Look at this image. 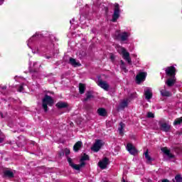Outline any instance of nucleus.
Returning a JSON list of instances; mask_svg holds the SVG:
<instances>
[{"label":"nucleus","mask_w":182,"mask_h":182,"mask_svg":"<svg viewBox=\"0 0 182 182\" xmlns=\"http://www.w3.org/2000/svg\"><path fill=\"white\" fill-rule=\"evenodd\" d=\"M92 97H93V95H92V92H90V91H88L86 93V98L85 99V102L89 100V99H92Z\"/></svg>","instance_id":"nucleus-28"},{"label":"nucleus","mask_w":182,"mask_h":182,"mask_svg":"<svg viewBox=\"0 0 182 182\" xmlns=\"http://www.w3.org/2000/svg\"><path fill=\"white\" fill-rule=\"evenodd\" d=\"M82 146H83L82 141H78L77 142H76L75 144V145L73 146L74 151H75V152L79 151V150H80V149H82Z\"/></svg>","instance_id":"nucleus-17"},{"label":"nucleus","mask_w":182,"mask_h":182,"mask_svg":"<svg viewBox=\"0 0 182 182\" xmlns=\"http://www.w3.org/2000/svg\"><path fill=\"white\" fill-rule=\"evenodd\" d=\"M144 96L145 99L150 102V99L153 97V92H151V88L146 87L144 89Z\"/></svg>","instance_id":"nucleus-11"},{"label":"nucleus","mask_w":182,"mask_h":182,"mask_svg":"<svg viewBox=\"0 0 182 182\" xmlns=\"http://www.w3.org/2000/svg\"><path fill=\"white\" fill-rule=\"evenodd\" d=\"M130 32L127 31H117L114 33V38L115 39H118L119 41H121V42H126V41H129V38H130Z\"/></svg>","instance_id":"nucleus-4"},{"label":"nucleus","mask_w":182,"mask_h":182,"mask_svg":"<svg viewBox=\"0 0 182 182\" xmlns=\"http://www.w3.org/2000/svg\"><path fill=\"white\" fill-rule=\"evenodd\" d=\"M85 90H86V85L82 83L79 84V92L80 95H83L85 93Z\"/></svg>","instance_id":"nucleus-20"},{"label":"nucleus","mask_w":182,"mask_h":182,"mask_svg":"<svg viewBox=\"0 0 182 182\" xmlns=\"http://www.w3.org/2000/svg\"><path fill=\"white\" fill-rule=\"evenodd\" d=\"M68 161L70 166V167H72L74 170H80V168H82V167L85 166V165L86 164L85 162H82L80 165L77 164H73V162L72 161V159L70 158H68Z\"/></svg>","instance_id":"nucleus-8"},{"label":"nucleus","mask_w":182,"mask_h":182,"mask_svg":"<svg viewBox=\"0 0 182 182\" xmlns=\"http://www.w3.org/2000/svg\"><path fill=\"white\" fill-rule=\"evenodd\" d=\"M119 134H121V136H123V129H124V124H123L122 122H121L119 124Z\"/></svg>","instance_id":"nucleus-27"},{"label":"nucleus","mask_w":182,"mask_h":182,"mask_svg":"<svg viewBox=\"0 0 182 182\" xmlns=\"http://www.w3.org/2000/svg\"><path fill=\"white\" fill-rule=\"evenodd\" d=\"M41 37V34L39 33H36L32 37L29 38L28 41L27 45L30 49H32L33 53H39V49H35V42L38 39V38Z\"/></svg>","instance_id":"nucleus-2"},{"label":"nucleus","mask_w":182,"mask_h":182,"mask_svg":"<svg viewBox=\"0 0 182 182\" xmlns=\"http://www.w3.org/2000/svg\"><path fill=\"white\" fill-rule=\"evenodd\" d=\"M145 154V159H146V161L148 163H150L151 161V157L150 155H149V150H146V151L144 153Z\"/></svg>","instance_id":"nucleus-26"},{"label":"nucleus","mask_w":182,"mask_h":182,"mask_svg":"<svg viewBox=\"0 0 182 182\" xmlns=\"http://www.w3.org/2000/svg\"><path fill=\"white\" fill-rule=\"evenodd\" d=\"M166 73L167 75V76H168L169 78L167 80V81L166 82V84L167 85V86H168L169 87L173 86V85H174V83H176V70L175 69H166Z\"/></svg>","instance_id":"nucleus-3"},{"label":"nucleus","mask_w":182,"mask_h":182,"mask_svg":"<svg viewBox=\"0 0 182 182\" xmlns=\"http://www.w3.org/2000/svg\"><path fill=\"white\" fill-rule=\"evenodd\" d=\"M147 117H149V118H153V117H154V114H153V112H148L147 113Z\"/></svg>","instance_id":"nucleus-34"},{"label":"nucleus","mask_w":182,"mask_h":182,"mask_svg":"<svg viewBox=\"0 0 182 182\" xmlns=\"http://www.w3.org/2000/svg\"><path fill=\"white\" fill-rule=\"evenodd\" d=\"M147 76L146 73H139L136 76V82L137 85H140L141 82H144L146 80V77Z\"/></svg>","instance_id":"nucleus-9"},{"label":"nucleus","mask_w":182,"mask_h":182,"mask_svg":"<svg viewBox=\"0 0 182 182\" xmlns=\"http://www.w3.org/2000/svg\"><path fill=\"white\" fill-rule=\"evenodd\" d=\"M72 22H75V19H72L70 23H72Z\"/></svg>","instance_id":"nucleus-40"},{"label":"nucleus","mask_w":182,"mask_h":182,"mask_svg":"<svg viewBox=\"0 0 182 182\" xmlns=\"http://www.w3.org/2000/svg\"><path fill=\"white\" fill-rule=\"evenodd\" d=\"M97 85L100 86V87H102V89H104V90H109V84L106 81H103L102 80H99L97 81Z\"/></svg>","instance_id":"nucleus-13"},{"label":"nucleus","mask_w":182,"mask_h":182,"mask_svg":"<svg viewBox=\"0 0 182 182\" xmlns=\"http://www.w3.org/2000/svg\"><path fill=\"white\" fill-rule=\"evenodd\" d=\"M160 129L162 132H169L171 129V126L167 123H161L160 124Z\"/></svg>","instance_id":"nucleus-15"},{"label":"nucleus","mask_w":182,"mask_h":182,"mask_svg":"<svg viewBox=\"0 0 182 182\" xmlns=\"http://www.w3.org/2000/svg\"><path fill=\"white\" fill-rule=\"evenodd\" d=\"M127 70H124V72H127Z\"/></svg>","instance_id":"nucleus-42"},{"label":"nucleus","mask_w":182,"mask_h":182,"mask_svg":"<svg viewBox=\"0 0 182 182\" xmlns=\"http://www.w3.org/2000/svg\"><path fill=\"white\" fill-rule=\"evenodd\" d=\"M30 68H33V69H41V68H42V65L38 62H36L33 63V66H31Z\"/></svg>","instance_id":"nucleus-24"},{"label":"nucleus","mask_w":182,"mask_h":182,"mask_svg":"<svg viewBox=\"0 0 182 182\" xmlns=\"http://www.w3.org/2000/svg\"><path fill=\"white\" fill-rule=\"evenodd\" d=\"M18 92H23V86L21 85L18 89Z\"/></svg>","instance_id":"nucleus-36"},{"label":"nucleus","mask_w":182,"mask_h":182,"mask_svg":"<svg viewBox=\"0 0 182 182\" xmlns=\"http://www.w3.org/2000/svg\"><path fill=\"white\" fill-rule=\"evenodd\" d=\"M129 105V100H124L123 101L121 102L119 106L121 109H124V107H127Z\"/></svg>","instance_id":"nucleus-22"},{"label":"nucleus","mask_w":182,"mask_h":182,"mask_svg":"<svg viewBox=\"0 0 182 182\" xmlns=\"http://www.w3.org/2000/svg\"><path fill=\"white\" fill-rule=\"evenodd\" d=\"M127 150L130 153V154H132V156L137 154V149H136V147H134L132 144H128L127 145Z\"/></svg>","instance_id":"nucleus-12"},{"label":"nucleus","mask_w":182,"mask_h":182,"mask_svg":"<svg viewBox=\"0 0 182 182\" xmlns=\"http://www.w3.org/2000/svg\"><path fill=\"white\" fill-rule=\"evenodd\" d=\"M65 156H69L70 154V149H65Z\"/></svg>","instance_id":"nucleus-32"},{"label":"nucleus","mask_w":182,"mask_h":182,"mask_svg":"<svg viewBox=\"0 0 182 182\" xmlns=\"http://www.w3.org/2000/svg\"><path fill=\"white\" fill-rule=\"evenodd\" d=\"M179 124H182V117L178 119H176L173 122V126H178Z\"/></svg>","instance_id":"nucleus-25"},{"label":"nucleus","mask_w":182,"mask_h":182,"mask_svg":"<svg viewBox=\"0 0 182 182\" xmlns=\"http://www.w3.org/2000/svg\"><path fill=\"white\" fill-rule=\"evenodd\" d=\"M175 180H176V182H182L181 175H176L175 176Z\"/></svg>","instance_id":"nucleus-30"},{"label":"nucleus","mask_w":182,"mask_h":182,"mask_svg":"<svg viewBox=\"0 0 182 182\" xmlns=\"http://www.w3.org/2000/svg\"><path fill=\"white\" fill-rule=\"evenodd\" d=\"M69 63L73 66V68H79V66H81L80 62H79V60L72 58H70Z\"/></svg>","instance_id":"nucleus-14"},{"label":"nucleus","mask_w":182,"mask_h":182,"mask_svg":"<svg viewBox=\"0 0 182 182\" xmlns=\"http://www.w3.org/2000/svg\"><path fill=\"white\" fill-rule=\"evenodd\" d=\"M114 14L112 15V22H116L119 18H120V6L119 4H114Z\"/></svg>","instance_id":"nucleus-6"},{"label":"nucleus","mask_w":182,"mask_h":182,"mask_svg":"<svg viewBox=\"0 0 182 182\" xmlns=\"http://www.w3.org/2000/svg\"><path fill=\"white\" fill-rule=\"evenodd\" d=\"M161 151H163V153H164V154H166L168 157V159L174 158V155L170 153V151L167 147L161 148Z\"/></svg>","instance_id":"nucleus-16"},{"label":"nucleus","mask_w":182,"mask_h":182,"mask_svg":"<svg viewBox=\"0 0 182 182\" xmlns=\"http://www.w3.org/2000/svg\"><path fill=\"white\" fill-rule=\"evenodd\" d=\"M115 48L118 53H119V55H122L123 59L126 60V62H127L129 65H132V58H130V53L128 52L127 50L124 48V47H122L119 45H116Z\"/></svg>","instance_id":"nucleus-1"},{"label":"nucleus","mask_w":182,"mask_h":182,"mask_svg":"<svg viewBox=\"0 0 182 182\" xmlns=\"http://www.w3.org/2000/svg\"><path fill=\"white\" fill-rule=\"evenodd\" d=\"M120 63H121V65H124V62L123 60H121V61H120Z\"/></svg>","instance_id":"nucleus-39"},{"label":"nucleus","mask_w":182,"mask_h":182,"mask_svg":"<svg viewBox=\"0 0 182 182\" xmlns=\"http://www.w3.org/2000/svg\"><path fill=\"white\" fill-rule=\"evenodd\" d=\"M97 113L100 116H102V117L107 116V112L105 108H99L97 109Z\"/></svg>","instance_id":"nucleus-19"},{"label":"nucleus","mask_w":182,"mask_h":182,"mask_svg":"<svg viewBox=\"0 0 182 182\" xmlns=\"http://www.w3.org/2000/svg\"><path fill=\"white\" fill-rule=\"evenodd\" d=\"M4 142V138H0V143H3Z\"/></svg>","instance_id":"nucleus-38"},{"label":"nucleus","mask_w":182,"mask_h":182,"mask_svg":"<svg viewBox=\"0 0 182 182\" xmlns=\"http://www.w3.org/2000/svg\"><path fill=\"white\" fill-rule=\"evenodd\" d=\"M5 2V0H0V5H2Z\"/></svg>","instance_id":"nucleus-37"},{"label":"nucleus","mask_w":182,"mask_h":182,"mask_svg":"<svg viewBox=\"0 0 182 182\" xmlns=\"http://www.w3.org/2000/svg\"><path fill=\"white\" fill-rule=\"evenodd\" d=\"M109 165V159L104 158L102 161H100L98 163V166L102 170H105V168H107V166Z\"/></svg>","instance_id":"nucleus-10"},{"label":"nucleus","mask_w":182,"mask_h":182,"mask_svg":"<svg viewBox=\"0 0 182 182\" xmlns=\"http://www.w3.org/2000/svg\"><path fill=\"white\" fill-rule=\"evenodd\" d=\"M85 12H89V6L86 5V6H85Z\"/></svg>","instance_id":"nucleus-35"},{"label":"nucleus","mask_w":182,"mask_h":182,"mask_svg":"<svg viewBox=\"0 0 182 182\" xmlns=\"http://www.w3.org/2000/svg\"><path fill=\"white\" fill-rule=\"evenodd\" d=\"M56 107H58V109H63L65 107H68V103L62 102H58L56 104Z\"/></svg>","instance_id":"nucleus-21"},{"label":"nucleus","mask_w":182,"mask_h":182,"mask_svg":"<svg viewBox=\"0 0 182 182\" xmlns=\"http://www.w3.org/2000/svg\"><path fill=\"white\" fill-rule=\"evenodd\" d=\"M42 102V106L45 112H48V106H52V105H53V99H52L51 97L48 95H46Z\"/></svg>","instance_id":"nucleus-5"},{"label":"nucleus","mask_w":182,"mask_h":182,"mask_svg":"<svg viewBox=\"0 0 182 182\" xmlns=\"http://www.w3.org/2000/svg\"><path fill=\"white\" fill-rule=\"evenodd\" d=\"M102 146H103V142H102V140L97 139L95 141V143L93 144L91 150L95 153H97V151L102 149Z\"/></svg>","instance_id":"nucleus-7"},{"label":"nucleus","mask_w":182,"mask_h":182,"mask_svg":"<svg viewBox=\"0 0 182 182\" xmlns=\"http://www.w3.org/2000/svg\"><path fill=\"white\" fill-rule=\"evenodd\" d=\"M109 58L111 61L114 62V60H116V55H114V54H110Z\"/></svg>","instance_id":"nucleus-31"},{"label":"nucleus","mask_w":182,"mask_h":182,"mask_svg":"<svg viewBox=\"0 0 182 182\" xmlns=\"http://www.w3.org/2000/svg\"><path fill=\"white\" fill-rule=\"evenodd\" d=\"M4 174L5 177H9V178H13L14 176H15V171L7 169L4 171Z\"/></svg>","instance_id":"nucleus-18"},{"label":"nucleus","mask_w":182,"mask_h":182,"mask_svg":"<svg viewBox=\"0 0 182 182\" xmlns=\"http://www.w3.org/2000/svg\"><path fill=\"white\" fill-rule=\"evenodd\" d=\"M177 68V65L173 64L171 66L168 67L167 69H176Z\"/></svg>","instance_id":"nucleus-33"},{"label":"nucleus","mask_w":182,"mask_h":182,"mask_svg":"<svg viewBox=\"0 0 182 182\" xmlns=\"http://www.w3.org/2000/svg\"><path fill=\"white\" fill-rule=\"evenodd\" d=\"M86 160H89V155H87V154H84L81 159H80V161L81 163H85V161Z\"/></svg>","instance_id":"nucleus-29"},{"label":"nucleus","mask_w":182,"mask_h":182,"mask_svg":"<svg viewBox=\"0 0 182 182\" xmlns=\"http://www.w3.org/2000/svg\"><path fill=\"white\" fill-rule=\"evenodd\" d=\"M46 59H50V56H46Z\"/></svg>","instance_id":"nucleus-41"},{"label":"nucleus","mask_w":182,"mask_h":182,"mask_svg":"<svg viewBox=\"0 0 182 182\" xmlns=\"http://www.w3.org/2000/svg\"><path fill=\"white\" fill-rule=\"evenodd\" d=\"M161 95L162 96H165L166 97L171 96V94L170 93V92H168L167 90H161Z\"/></svg>","instance_id":"nucleus-23"}]
</instances>
